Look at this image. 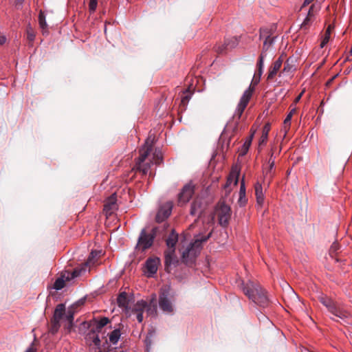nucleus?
I'll use <instances>...</instances> for the list:
<instances>
[{"mask_svg": "<svg viewBox=\"0 0 352 352\" xmlns=\"http://www.w3.org/2000/svg\"><path fill=\"white\" fill-rule=\"evenodd\" d=\"M109 323L111 320L107 317L94 318L90 322V330L87 334V339H91L94 345L100 346L104 352H113L114 350V348L109 345L107 337L102 333V329Z\"/></svg>", "mask_w": 352, "mask_h": 352, "instance_id": "nucleus-1", "label": "nucleus"}, {"mask_svg": "<svg viewBox=\"0 0 352 352\" xmlns=\"http://www.w3.org/2000/svg\"><path fill=\"white\" fill-rule=\"evenodd\" d=\"M243 291L249 299L260 307H265L269 305V299L266 291L260 284L252 281L248 282L243 287Z\"/></svg>", "mask_w": 352, "mask_h": 352, "instance_id": "nucleus-2", "label": "nucleus"}, {"mask_svg": "<svg viewBox=\"0 0 352 352\" xmlns=\"http://www.w3.org/2000/svg\"><path fill=\"white\" fill-rule=\"evenodd\" d=\"M175 292H171L170 287H164L160 289L158 304L160 309L165 314L173 315L175 308L174 305Z\"/></svg>", "mask_w": 352, "mask_h": 352, "instance_id": "nucleus-3", "label": "nucleus"}, {"mask_svg": "<svg viewBox=\"0 0 352 352\" xmlns=\"http://www.w3.org/2000/svg\"><path fill=\"white\" fill-rule=\"evenodd\" d=\"M158 232L159 228L157 227L153 228L150 230L145 228L142 229L140 233L135 250L138 252H144L151 248Z\"/></svg>", "mask_w": 352, "mask_h": 352, "instance_id": "nucleus-4", "label": "nucleus"}, {"mask_svg": "<svg viewBox=\"0 0 352 352\" xmlns=\"http://www.w3.org/2000/svg\"><path fill=\"white\" fill-rule=\"evenodd\" d=\"M260 79L261 76L258 74H254L250 87L243 92L241 97L234 114V116L237 117L238 119L241 118L243 113L247 107L254 91L255 86L260 82Z\"/></svg>", "mask_w": 352, "mask_h": 352, "instance_id": "nucleus-5", "label": "nucleus"}, {"mask_svg": "<svg viewBox=\"0 0 352 352\" xmlns=\"http://www.w3.org/2000/svg\"><path fill=\"white\" fill-rule=\"evenodd\" d=\"M150 138L151 137L149 136L146 140L144 147L140 149V156L133 168L135 169L136 171L142 173L144 175L147 174L151 167L150 163L143 164L152 149L153 140H151Z\"/></svg>", "mask_w": 352, "mask_h": 352, "instance_id": "nucleus-6", "label": "nucleus"}, {"mask_svg": "<svg viewBox=\"0 0 352 352\" xmlns=\"http://www.w3.org/2000/svg\"><path fill=\"white\" fill-rule=\"evenodd\" d=\"M212 231H210L206 236H203L201 234L195 236V241L190 244V245L182 252V261L184 263L188 264L189 261L188 258L191 255H195V249H200L202 243L206 242L211 236Z\"/></svg>", "mask_w": 352, "mask_h": 352, "instance_id": "nucleus-7", "label": "nucleus"}, {"mask_svg": "<svg viewBox=\"0 0 352 352\" xmlns=\"http://www.w3.org/2000/svg\"><path fill=\"white\" fill-rule=\"evenodd\" d=\"M216 212L219 219V223L223 227H227L231 218L230 207L223 201L218 203L216 207Z\"/></svg>", "mask_w": 352, "mask_h": 352, "instance_id": "nucleus-8", "label": "nucleus"}, {"mask_svg": "<svg viewBox=\"0 0 352 352\" xmlns=\"http://www.w3.org/2000/svg\"><path fill=\"white\" fill-rule=\"evenodd\" d=\"M146 309L148 314H156L157 313V305L155 298H153L149 305L143 300L138 301L132 308V313H144V311Z\"/></svg>", "mask_w": 352, "mask_h": 352, "instance_id": "nucleus-9", "label": "nucleus"}, {"mask_svg": "<svg viewBox=\"0 0 352 352\" xmlns=\"http://www.w3.org/2000/svg\"><path fill=\"white\" fill-rule=\"evenodd\" d=\"M65 312V307L63 304H58L54 313L53 318L51 320V325L50 327V332L55 334L59 329L60 324V320L63 318Z\"/></svg>", "mask_w": 352, "mask_h": 352, "instance_id": "nucleus-10", "label": "nucleus"}, {"mask_svg": "<svg viewBox=\"0 0 352 352\" xmlns=\"http://www.w3.org/2000/svg\"><path fill=\"white\" fill-rule=\"evenodd\" d=\"M195 187L191 184H186L178 196V203L180 205L185 204L194 194Z\"/></svg>", "mask_w": 352, "mask_h": 352, "instance_id": "nucleus-11", "label": "nucleus"}, {"mask_svg": "<svg viewBox=\"0 0 352 352\" xmlns=\"http://www.w3.org/2000/svg\"><path fill=\"white\" fill-rule=\"evenodd\" d=\"M173 205L170 202H167L162 205L159 209L155 219L157 222L160 223L167 219L171 214Z\"/></svg>", "mask_w": 352, "mask_h": 352, "instance_id": "nucleus-12", "label": "nucleus"}, {"mask_svg": "<svg viewBox=\"0 0 352 352\" xmlns=\"http://www.w3.org/2000/svg\"><path fill=\"white\" fill-rule=\"evenodd\" d=\"M160 264V259L158 257H151L146 260L145 267L146 269V272L148 274V276H151L157 272Z\"/></svg>", "mask_w": 352, "mask_h": 352, "instance_id": "nucleus-13", "label": "nucleus"}, {"mask_svg": "<svg viewBox=\"0 0 352 352\" xmlns=\"http://www.w3.org/2000/svg\"><path fill=\"white\" fill-rule=\"evenodd\" d=\"M85 302L84 299H81L79 301H78L76 303L72 305L71 307H69L67 311V312H65L64 316L65 315V319L69 322V327L68 328H71L73 324V320H74V316L75 312L76 311V309L79 307L83 305Z\"/></svg>", "mask_w": 352, "mask_h": 352, "instance_id": "nucleus-14", "label": "nucleus"}, {"mask_svg": "<svg viewBox=\"0 0 352 352\" xmlns=\"http://www.w3.org/2000/svg\"><path fill=\"white\" fill-rule=\"evenodd\" d=\"M327 310L333 316L340 318L344 319L346 318L349 316L347 311L341 309L338 305L333 301V302L331 305L329 307L327 308Z\"/></svg>", "mask_w": 352, "mask_h": 352, "instance_id": "nucleus-15", "label": "nucleus"}, {"mask_svg": "<svg viewBox=\"0 0 352 352\" xmlns=\"http://www.w3.org/2000/svg\"><path fill=\"white\" fill-rule=\"evenodd\" d=\"M117 208L116 197L115 194L110 196L104 204V211L107 215H110Z\"/></svg>", "mask_w": 352, "mask_h": 352, "instance_id": "nucleus-16", "label": "nucleus"}, {"mask_svg": "<svg viewBox=\"0 0 352 352\" xmlns=\"http://www.w3.org/2000/svg\"><path fill=\"white\" fill-rule=\"evenodd\" d=\"M204 210V208L201 200L195 199L191 204L190 214L192 216L197 215L199 217Z\"/></svg>", "mask_w": 352, "mask_h": 352, "instance_id": "nucleus-17", "label": "nucleus"}, {"mask_svg": "<svg viewBox=\"0 0 352 352\" xmlns=\"http://www.w3.org/2000/svg\"><path fill=\"white\" fill-rule=\"evenodd\" d=\"M283 59L279 57L270 67L268 72L267 80H272L279 71L283 64Z\"/></svg>", "mask_w": 352, "mask_h": 352, "instance_id": "nucleus-18", "label": "nucleus"}, {"mask_svg": "<svg viewBox=\"0 0 352 352\" xmlns=\"http://www.w3.org/2000/svg\"><path fill=\"white\" fill-rule=\"evenodd\" d=\"M260 37H265V41L263 46V52H266L269 50L270 47L272 45L274 42V38L271 37L270 35H268V32L267 30H261Z\"/></svg>", "mask_w": 352, "mask_h": 352, "instance_id": "nucleus-19", "label": "nucleus"}, {"mask_svg": "<svg viewBox=\"0 0 352 352\" xmlns=\"http://www.w3.org/2000/svg\"><path fill=\"white\" fill-rule=\"evenodd\" d=\"M108 337L107 340L109 345L111 346V344H116L121 336V333L120 329H115L111 332L108 333L107 336Z\"/></svg>", "mask_w": 352, "mask_h": 352, "instance_id": "nucleus-20", "label": "nucleus"}, {"mask_svg": "<svg viewBox=\"0 0 352 352\" xmlns=\"http://www.w3.org/2000/svg\"><path fill=\"white\" fill-rule=\"evenodd\" d=\"M174 255H175V249L168 250L166 251L165 253H164V256H165V261H164L165 270L168 272H170L169 267L173 263Z\"/></svg>", "mask_w": 352, "mask_h": 352, "instance_id": "nucleus-21", "label": "nucleus"}, {"mask_svg": "<svg viewBox=\"0 0 352 352\" xmlns=\"http://www.w3.org/2000/svg\"><path fill=\"white\" fill-rule=\"evenodd\" d=\"M255 195L257 204L261 207L264 202V194L263 192L262 186L259 183L255 185Z\"/></svg>", "mask_w": 352, "mask_h": 352, "instance_id": "nucleus-22", "label": "nucleus"}, {"mask_svg": "<svg viewBox=\"0 0 352 352\" xmlns=\"http://www.w3.org/2000/svg\"><path fill=\"white\" fill-rule=\"evenodd\" d=\"M178 241V234L173 230L166 240V245L169 250L175 249V246Z\"/></svg>", "mask_w": 352, "mask_h": 352, "instance_id": "nucleus-23", "label": "nucleus"}, {"mask_svg": "<svg viewBox=\"0 0 352 352\" xmlns=\"http://www.w3.org/2000/svg\"><path fill=\"white\" fill-rule=\"evenodd\" d=\"M45 18H46V16H45V12L42 10H41L39 11L38 21L39 27L42 30V32L43 34L47 32V28H48Z\"/></svg>", "mask_w": 352, "mask_h": 352, "instance_id": "nucleus-24", "label": "nucleus"}, {"mask_svg": "<svg viewBox=\"0 0 352 352\" xmlns=\"http://www.w3.org/2000/svg\"><path fill=\"white\" fill-rule=\"evenodd\" d=\"M101 252L100 251H91L90 253L87 261L86 262V264L91 267V265H94L95 263L97 261L98 258L100 256Z\"/></svg>", "mask_w": 352, "mask_h": 352, "instance_id": "nucleus-25", "label": "nucleus"}, {"mask_svg": "<svg viewBox=\"0 0 352 352\" xmlns=\"http://www.w3.org/2000/svg\"><path fill=\"white\" fill-rule=\"evenodd\" d=\"M117 302L120 307L126 308L129 305L127 294L124 292H121L117 298Z\"/></svg>", "mask_w": 352, "mask_h": 352, "instance_id": "nucleus-26", "label": "nucleus"}, {"mask_svg": "<svg viewBox=\"0 0 352 352\" xmlns=\"http://www.w3.org/2000/svg\"><path fill=\"white\" fill-rule=\"evenodd\" d=\"M253 135H254V133L248 138V140H246V141L244 142V144L241 146V148L240 150V153H239L240 156H243L248 153L249 148L252 143Z\"/></svg>", "mask_w": 352, "mask_h": 352, "instance_id": "nucleus-27", "label": "nucleus"}, {"mask_svg": "<svg viewBox=\"0 0 352 352\" xmlns=\"http://www.w3.org/2000/svg\"><path fill=\"white\" fill-rule=\"evenodd\" d=\"M270 131V124L269 123H267L265 124V126L263 128L262 131V135L260 138L259 144H262L266 142L268 137V133Z\"/></svg>", "mask_w": 352, "mask_h": 352, "instance_id": "nucleus-28", "label": "nucleus"}, {"mask_svg": "<svg viewBox=\"0 0 352 352\" xmlns=\"http://www.w3.org/2000/svg\"><path fill=\"white\" fill-rule=\"evenodd\" d=\"M296 112V108H293L290 111L289 113H288V115L287 116L286 118L284 120V122H283V124H284V129L285 130V132H287L289 127H290V124H291V119L293 116V115Z\"/></svg>", "mask_w": 352, "mask_h": 352, "instance_id": "nucleus-29", "label": "nucleus"}, {"mask_svg": "<svg viewBox=\"0 0 352 352\" xmlns=\"http://www.w3.org/2000/svg\"><path fill=\"white\" fill-rule=\"evenodd\" d=\"M184 94L185 95L182 96L180 104V108L182 110H184L186 109V107L190 98L191 93H190L189 89H186Z\"/></svg>", "mask_w": 352, "mask_h": 352, "instance_id": "nucleus-30", "label": "nucleus"}, {"mask_svg": "<svg viewBox=\"0 0 352 352\" xmlns=\"http://www.w3.org/2000/svg\"><path fill=\"white\" fill-rule=\"evenodd\" d=\"M318 300L321 302L324 307H329L331 305L333 302V300L329 298L327 296L321 295L318 296Z\"/></svg>", "mask_w": 352, "mask_h": 352, "instance_id": "nucleus-31", "label": "nucleus"}, {"mask_svg": "<svg viewBox=\"0 0 352 352\" xmlns=\"http://www.w3.org/2000/svg\"><path fill=\"white\" fill-rule=\"evenodd\" d=\"M239 41L236 37H232L225 41V45L228 50H231L237 46Z\"/></svg>", "mask_w": 352, "mask_h": 352, "instance_id": "nucleus-32", "label": "nucleus"}, {"mask_svg": "<svg viewBox=\"0 0 352 352\" xmlns=\"http://www.w3.org/2000/svg\"><path fill=\"white\" fill-rule=\"evenodd\" d=\"M65 276H62L59 278H58L54 284V288L56 290H60L63 289L65 285Z\"/></svg>", "mask_w": 352, "mask_h": 352, "instance_id": "nucleus-33", "label": "nucleus"}, {"mask_svg": "<svg viewBox=\"0 0 352 352\" xmlns=\"http://www.w3.org/2000/svg\"><path fill=\"white\" fill-rule=\"evenodd\" d=\"M27 32V38L29 41V42L32 43L34 41L36 34L34 29L29 24L27 27L26 30Z\"/></svg>", "mask_w": 352, "mask_h": 352, "instance_id": "nucleus-34", "label": "nucleus"}, {"mask_svg": "<svg viewBox=\"0 0 352 352\" xmlns=\"http://www.w3.org/2000/svg\"><path fill=\"white\" fill-rule=\"evenodd\" d=\"M331 31V25H329L325 31V34L320 44L321 47H323L329 42L330 38Z\"/></svg>", "mask_w": 352, "mask_h": 352, "instance_id": "nucleus-35", "label": "nucleus"}, {"mask_svg": "<svg viewBox=\"0 0 352 352\" xmlns=\"http://www.w3.org/2000/svg\"><path fill=\"white\" fill-rule=\"evenodd\" d=\"M269 164H270L269 168H268V170L265 172V178H268L269 180H270L273 177L272 170H273V168L274 166V161L271 160V158H270L269 160Z\"/></svg>", "mask_w": 352, "mask_h": 352, "instance_id": "nucleus-36", "label": "nucleus"}, {"mask_svg": "<svg viewBox=\"0 0 352 352\" xmlns=\"http://www.w3.org/2000/svg\"><path fill=\"white\" fill-rule=\"evenodd\" d=\"M292 60L288 58L285 63L284 68L282 72H292L294 71L295 69L294 66L292 65Z\"/></svg>", "mask_w": 352, "mask_h": 352, "instance_id": "nucleus-37", "label": "nucleus"}, {"mask_svg": "<svg viewBox=\"0 0 352 352\" xmlns=\"http://www.w3.org/2000/svg\"><path fill=\"white\" fill-rule=\"evenodd\" d=\"M263 64H264V56L262 52L258 58V63H257V67H258V74H257L259 76H261V75L263 74Z\"/></svg>", "mask_w": 352, "mask_h": 352, "instance_id": "nucleus-38", "label": "nucleus"}, {"mask_svg": "<svg viewBox=\"0 0 352 352\" xmlns=\"http://www.w3.org/2000/svg\"><path fill=\"white\" fill-rule=\"evenodd\" d=\"M239 175V172H237V171H232V173H231V175L230 176V177L228 179L226 185H229L231 183V182H232L231 177H234V186H236L237 184H238Z\"/></svg>", "mask_w": 352, "mask_h": 352, "instance_id": "nucleus-39", "label": "nucleus"}, {"mask_svg": "<svg viewBox=\"0 0 352 352\" xmlns=\"http://www.w3.org/2000/svg\"><path fill=\"white\" fill-rule=\"evenodd\" d=\"M311 18V17H309L308 16H307V17L305 19L304 21L301 24V26H300L301 30L307 31L309 29L310 23H311V22H310Z\"/></svg>", "mask_w": 352, "mask_h": 352, "instance_id": "nucleus-40", "label": "nucleus"}, {"mask_svg": "<svg viewBox=\"0 0 352 352\" xmlns=\"http://www.w3.org/2000/svg\"><path fill=\"white\" fill-rule=\"evenodd\" d=\"M340 248V245L336 243H333L331 248H330V250H329V252H330V254L331 256H333V254H336L337 251L339 250Z\"/></svg>", "mask_w": 352, "mask_h": 352, "instance_id": "nucleus-41", "label": "nucleus"}, {"mask_svg": "<svg viewBox=\"0 0 352 352\" xmlns=\"http://www.w3.org/2000/svg\"><path fill=\"white\" fill-rule=\"evenodd\" d=\"M97 4H98V0H90L89 4V10L91 12H94L96 10Z\"/></svg>", "mask_w": 352, "mask_h": 352, "instance_id": "nucleus-42", "label": "nucleus"}, {"mask_svg": "<svg viewBox=\"0 0 352 352\" xmlns=\"http://www.w3.org/2000/svg\"><path fill=\"white\" fill-rule=\"evenodd\" d=\"M228 50V47H226L225 43L221 46H218L216 48V52L219 54H223L224 52H226L227 50Z\"/></svg>", "mask_w": 352, "mask_h": 352, "instance_id": "nucleus-43", "label": "nucleus"}, {"mask_svg": "<svg viewBox=\"0 0 352 352\" xmlns=\"http://www.w3.org/2000/svg\"><path fill=\"white\" fill-rule=\"evenodd\" d=\"M154 160L156 164H160L162 161V156L160 153L154 154Z\"/></svg>", "mask_w": 352, "mask_h": 352, "instance_id": "nucleus-44", "label": "nucleus"}, {"mask_svg": "<svg viewBox=\"0 0 352 352\" xmlns=\"http://www.w3.org/2000/svg\"><path fill=\"white\" fill-rule=\"evenodd\" d=\"M239 196H245V188L243 180L241 183Z\"/></svg>", "mask_w": 352, "mask_h": 352, "instance_id": "nucleus-45", "label": "nucleus"}, {"mask_svg": "<svg viewBox=\"0 0 352 352\" xmlns=\"http://www.w3.org/2000/svg\"><path fill=\"white\" fill-rule=\"evenodd\" d=\"M78 275H79V272H78L77 270H74L73 272V273L72 274L71 277H69V275H68L67 277L65 278V280H69L71 278H74L75 277H77Z\"/></svg>", "mask_w": 352, "mask_h": 352, "instance_id": "nucleus-46", "label": "nucleus"}, {"mask_svg": "<svg viewBox=\"0 0 352 352\" xmlns=\"http://www.w3.org/2000/svg\"><path fill=\"white\" fill-rule=\"evenodd\" d=\"M136 319L140 323L143 321V313H135Z\"/></svg>", "mask_w": 352, "mask_h": 352, "instance_id": "nucleus-47", "label": "nucleus"}, {"mask_svg": "<svg viewBox=\"0 0 352 352\" xmlns=\"http://www.w3.org/2000/svg\"><path fill=\"white\" fill-rule=\"evenodd\" d=\"M239 202L241 205H245L246 203L245 196H239Z\"/></svg>", "mask_w": 352, "mask_h": 352, "instance_id": "nucleus-48", "label": "nucleus"}, {"mask_svg": "<svg viewBox=\"0 0 352 352\" xmlns=\"http://www.w3.org/2000/svg\"><path fill=\"white\" fill-rule=\"evenodd\" d=\"M314 5H312L309 8V12H308V14H307V16L309 17H312L314 16Z\"/></svg>", "mask_w": 352, "mask_h": 352, "instance_id": "nucleus-49", "label": "nucleus"}, {"mask_svg": "<svg viewBox=\"0 0 352 352\" xmlns=\"http://www.w3.org/2000/svg\"><path fill=\"white\" fill-rule=\"evenodd\" d=\"M6 38L4 36L0 35V45L6 43Z\"/></svg>", "mask_w": 352, "mask_h": 352, "instance_id": "nucleus-50", "label": "nucleus"}, {"mask_svg": "<svg viewBox=\"0 0 352 352\" xmlns=\"http://www.w3.org/2000/svg\"><path fill=\"white\" fill-rule=\"evenodd\" d=\"M303 92L300 93L294 100V103H297L299 102V100H300L301 97H302V95Z\"/></svg>", "mask_w": 352, "mask_h": 352, "instance_id": "nucleus-51", "label": "nucleus"}, {"mask_svg": "<svg viewBox=\"0 0 352 352\" xmlns=\"http://www.w3.org/2000/svg\"><path fill=\"white\" fill-rule=\"evenodd\" d=\"M314 0H305L302 6V8L309 5V3H311Z\"/></svg>", "mask_w": 352, "mask_h": 352, "instance_id": "nucleus-52", "label": "nucleus"}, {"mask_svg": "<svg viewBox=\"0 0 352 352\" xmlns=\"http://www.w3.org/2000/svg\"><path fill=\"white\" fill-rule=\"evenodd\" d=\"M24 0H15L16 5H22Z\"/></svg>", "mask_w": 352, "mask_h": 352, "instance_id": "nucleus-53", "label": "nucleus"}, {"mask_svg": "<svg viewBox=\"0 0 352 352\" xmlns=\"http://www.w3.org/2000/svg\"><path fill=\"white\" fill-rule=\"evenodd\" d=\"M25 352H36V350L33 347H30Z\"/></svg>", "mask_w": 352, "mask_h": 352, "instance_id": "nucleus-54", "label": "nucleus"}, {"mask_svg": "<svg viewBox=\"0 0 352 352\" xmlns=\"http://www.w3.org/2000/svg\"><path fill=\"white\" fill-rule=\"evenodd\" d=\"M96 346L97 347L98 349H99V351L98 352H104L100 346Z\"/></svg>", "mask_w": 352, "mask_h": 352, "instance_id": "nucleus-55", "label": "nucleus"}, {"mask_svg": "<svg viewBox=\"0 0 352 352\" xmlns=\"http://www.w3.org/2000/svg\"><path fill=\"white\" fill-rule=\"evenodd\" d=\"M335 78H336V76H333V78H331V79L327 82V84L331 83V82L333 80V79H334Z\"/></svg>", "mask_w": 352, "mask_h": 352, "instance_id": "nucleus-56", "label": "nucleus"}]
</instances>
